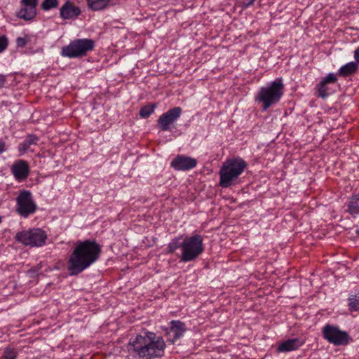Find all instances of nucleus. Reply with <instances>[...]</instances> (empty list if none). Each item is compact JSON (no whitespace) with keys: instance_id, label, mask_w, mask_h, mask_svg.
I'll return each mask as SVG.
<instances>
[{"instance_id":"f257e3e1","label":"nucleus","mask_w":359,"mask_h":359,"mask_svg":"<svg viewBox=\"0 0 359 359\" xmlns=\"http://www.w3.org/2000/svg\"><path fill=\"white\" fill-rule=\"evenodd\" d=\"M102 246L95 240L79 241L67 262L70 276H77L96 262L100 257Z\"/></svg>"},{"instance_id":"f03ea898","label":"nucleus","mask_w":359,"mask_h":359,"mask_svg":"<svg viewBox=\"0 0 359 359\" xmlns=\"http://www.w3.org/2000/svg\"><path fill=\"white\" fill-rule=\"evenodd\" d=\"M128 350L138 359H155L163 355L165 342L153 332H144L131 337Z\"/></svg>"},{"instance_id":"7ed1b4c3","label":"nucleus","mask_w":359,"mask_h":359,"mask_svg":"<svg viewBox=\"0 0 359 359\" xmlns=\"http://www.w3.org/2000/svg\"><path fill=\"white\" fill-rule=\"evenodd\" d=\"M203 240V236L201 234H192L183 238L175 237L168 244L167 250L168 253H173L180 249V262H193L205 250Z\"/></svg>"},{"instance_id":"20e7f679","label":"nucleus","mask_w":359,"mask_h":359,"mask_svg":"<svg viewBox=\"0 0 359 359\" xmlns=\"http://www.w3.org/2000/svg\"><path fill=\"white\" fill-rule=\"evenodd\" d=\"M247 168V163L241 157L227 158L222 163L219 172V186L228 188L238 183V178Z\"/></svg>"},{"instance_id":"39448f33","label":"nucleus","mask_w":359,"mask_h":359,"mask_svg":"<svg viewBox=\"0 0 359 359\" xmlns=\"http://www.w3.org/2000/svg\"><path fill=\"white\" fill-rule=\"evenodd\" d=\"M284 93V83L282 77H277L273 81L261 87L255 96V100L263 104V111L280 102Z\"/></svg>"},{"instance_id":"423d86ee","label":"nucleus","mask_w":359,"mask_h":359,"mask_svg":"<svg viewBox=\"0 0 359 359\" xmlns=\"http://www.w3.org/2000/svg\"><path fill=\"white\" fill-rule=\"evenodd\" d=\"M95 41L90 39H77L62 48L60 55L68 58H79L92 51Z\"/></svg>"},{"instance_id":"0eeeda50","label":"nucleus","mask_w":359,"mask_h":359,"mask_svg":"<svg viewBox=\"0 0 359 359\" xmlns=\"http://www.w3.org/2000/svg\"><path fill=\"white\" fill-rule=\"evenodd\" d=\"M48 236L41 228H32L22 230L15 234V241L23 245L30 248H41L46 245Z\"/></svg>"},{"instance_id":"6e6552de","label":"nucleus","mask_w":359,"mask_h":359,"mask_svg":"<svg viewBox=\"0 0 359 359\" xmlns=\"http://www.w3.org/2000/svg\"><path fill=\"white\" fill-rule=\"evenodd\" d=\"M323 338L334 346H346L352 340L348 333L341 330L338 326L325 325L322 330Z\"/></svg>"},{"instance_id":"1a4fd4ad","label":"nucleus","mask_w":359,"mask_h":359,"mask_svg":"<svg viewBox=\"0 0 359 359\" xmlns=\"http://www.w3.org/2000/svg\"><path fill=\"white\" fill-rule=\"evenodd\" d=\"M16 211L22 217L27 218L36 210V204L29 190L21 191L16 198Z\"/></svg>"},{"instance_id":"9d476101","label":"nucleus","mask_w":359,"mask_h":359,"mask_svg":"<svg viewBox=\"0 0 359 359\" xmlns=\"http://www.w3.org/2000/svg\"><path fill=\"white\" fill-rule=\"evenodd\" d=\"M182 112L181 107H175L161 114L157 121L158 128L162 131H171L174 124L181 116Z\"/></svg>"},{"instance_id":"9b49d317","label":"nucleus","mask_w":359,"mask_h":359,"mask_svg":"<svg viewBox=\"0 0 359 359\" xmlns=\"http://www.w3.org/2000/svg\"><path fill=\"white\" fill-rule=\"evenodd\" d=\"M186 330L187 327L185 323L177 320H171L169 323V326L163 328L167 341L172 344L182 338L184 335Z\"/></svg>"},{"instance_id":"f8f14e48","label":"nucleus","mask_w":359,"mask_h":359,"mask_svg":"<svg viewBox=\"0 0 359 359\" xmlns=\"http://www.w3.org/2000/svg\"><path fill=\"white\" fill-rule=\"evenodd\" d=\"M338 81L336 74L329 73L324 77L316 86L318 96L321 98H325L334 92L332 85L336 83Z\"/></svg>"},{"instance_id":"ddd939ff","label":"nucleus","mask_w":359,"mask_h":359,"mask_svg":"<svg viewBox=\"0 0 359 359\" xmlns=\"http://www.w3.org/2000/svg\"><path fill=\"white\" fill-rule=\"evenodd\" d=\"M11 172L17 182H22L28 177L30 168L27 161L18 159L15 161L11 166Z\"/></svg>"},{"instance_id":"4468645a","label":"nucleus","mask_w":359,"mask_h":359,"mask_svg":"<svg viewBox=\"0 0 359 359\" xmlns=\"http://www.w3.org/2000/svg\"><path fill=\"white\" fill-rule=\"evenodd\" d=\"M197 165L196 159L184 156L177 155L170 163L172 168L175 170L187 171L194 168Z\"/></svg>"},{"instance_id":"2eb2a0df","label":"nucleus","mask_w":359,"mask_h":359,"mask_svg":"<svg viewBox=\"0 0 359 359\" xmlns=\"http://www.w3.org/2000/svg\"><path fill=\"white\" fill-rule=\"evenodd\" d=\"M81 13V8L69 1H65L60 9V16L65 20L76 19Z\"/></svg>"},{"instance_id":"dca6fc26","label":"nucleus","mask_w":359,"mask_h":359,"mask_svg":"<svg viewBox=\"0 0 359 359\" xmlns=\"http://www.w3.org/2000/svg\"><path fill=\"white\" fill-rule=\"evenodd\" d=\"M304 344V341L300 338L288 339L280 343L278 348V353H285L297 350Z\"/></svg>"},{"instance_id":"f3484780","label":"nucleus","mask_w":359,"mask_h":359,"mask_svg":"<svg viewBox=\"0 0 359 359\" xmlns=\"http://www.w3.org/2000/svg\"><path fill=\"white\" fill-rule=\"evenodd\" d=\"M348 309L351 313L359 311V290H351L347 298Z\"/></svg>"},{"instance_id":"a211bd4d","label":"nucleus","mask_w":359,"mask_h":359,"mask_svg":"<svg viewBox=\"0 0 359 359\" xmlns=\"http://www.w3.org/2000/svg\"><path fill=\"white\" fill-rule=\"evenodd\" d=\"M39 141V138L36 135H28L25 140L18 145L20 155H23L32 145L37 144Z\"/></svg>"},{"instance_id":"6ab92c4d","label":"nucleus","mask_w":359,"mask_h":359,"mask_svg":"<svg viewBox=\"0 0 359 359\" xmlns=\"http://www.w3.org/2000/svg\"><path fill=\"white\" fill-rule=\"evenodd\" d=\"M347 212L353 217L359 215V193L353 194L348 198Z\"/></svg>"},{"instance_id":"aec40b11","label":"nucleus","mask_w":359,"mask_h":359,"mask_svg":"<svg viewBox=\"0 0 359 359\" xmlns=\"http://www.w3.org/2000/svg\"><path fill=\"white\" fill-rule=\"evenodd\" d=\"M358 65L356 61L348 62L339 69L337 74L342 77L351 76L357 72Z\"/></svg>"},{"instance_id":"412c9836","label":"nucleus","mask_w":359,"mask_h":359,"mask_svg":"<svg viewBox=\"0 0 359 359\" xmlns=\"http://www.w3.org/2000/svg\"><path fill=\"white\" fill-rule=\"evenodd\" d=\"M36 15V8L22 6L18 11V16L25 20H32Z\"/></svg>"},{"instance_id":"4be33fe9","label":"nucleus","mask_w":359,"mask_h":359,"mask_svg":"<svg viewBox=\"0 0 359 359\" xmlns=\"http://www.w3.org/2000/svg\"><path fill=\"white\" fill-rule=\"evenodd\" d=\"M109 1L110 0H86V3L89 9L93 11H100L107 7Z\"/></svg>"},{"instance_id":"5701e85b","label":"nucleus","mask_w":359,"mask_h":359,"mask_svg":"<svg viewBox=\"0 0 359 359\" xmlns=\"http://www.w3.org/2000/svg\"><path fill=\"white\" fill-rule=\"evenodd\" d=\"M156 107L154 104L143 106L140 110V116L144 118H148L154 112Z\"/></svg>"},{"instance_id":"b1692460","label":"nucleus","mask_w":359,"mask_h":359,"mask_svg":"<svg viewBox=\"0 0 359 359\" xmlns=\"http://www.w3.org/2000/svg\"><path fill=\"white\" fill-rule=\"evenodd\" d=\"M58 4L57 0H43L41 4V8L43 11H48L52 8H57Z\"/></svg>"},{"instance_id":"393cba45","label":"nucleus","mask_w":359,"mask_h":359,"mask_svg":"<svg viewBox=\"0 0 359 359\" xmlns=\"http://www.w3.org/2000/svg\"><path fill=\"white\" fill-rule=\"evenodd\" d=\"M18 356V352L11 348H6L4 352V359H16Z\"/></svg>"},{"instance_id":"a878e982","label":"nucleus","mask_w":359,"mask_h":359,"mask_svg":"<svg viewBox=\"0 0 359 359\" xmlns=\"http://www.w3.org/2000/svg\"><path fill=\"white\" fill-rule=\"evenodd\" d=\"M29 41L30 37L27 34H25L22 37H18L16 39L17 46L21 48L25 47Z\"/></svg>"},{"instance_id":"bb28decb","label":"nucleus","mask_w":359,"mask_h":359,"mask_svg":"<svg viewBox=\"0 0 359 359\" xmlns=\"http://www.w3.org/2000/svg\"><path fill=\"white\" fill-rule=\"evenodd\" d=\"M8 38L3 35L0 36V53L4 52L8 47Z\"/></svg>"},{"instance_id":"cd10ccee","label":"nucleus","mask_w":359,"mask_h":359,"mask_svg":"<svg viewBox=\"0 0 359 359\" xmlns=\"http://www.w3.org/2000/svg\"><path fill=\"white\" fill-rule=\"evenodd\" d=\"M38 0H22V6L36 8Z\"/></svg>"},{"instance_id":"c85d7f7f","label":"nucleus","mask_w":359,"mask_h":359,"mask_svg":"<svg viewBox=\"0 0 359 359\" xmlns=\"http://www.w3.org/2000/svg\"><path fill=\"white\" fill-rule=\"evenodd\" d=\"M7 75L0 74V88L5 87Z\"/></svg>"},{"instance_id":"c756f323","label":"nucleus","mask_w":359,"mask_h":359,"mask_svg":"<svg viewBox=\"0 0 359 359\" xmlns=\"http://www.w3.org/2000/svg\"><path fill=\"white\" fill-rule=\"evenodd\" d=\"M354 59L355 60L357 63L359 65V46L354 51Z\"/></svg>"},{"instance_id":"7c9ffc66","label":"nucleus","mask_w":359,"mask_h":359,"mask_svg":"<svg viewBox=\"0 0 359 359\" xmlns=\"http://www.w3.org/2000/svg\"><path fill=\"white\" fill-rule=\"evenodd\" d=\"M5 151V142H0V154Z\"/></svg>"},{"instance_id":"2f4dec72","label":"nucleus","mask_w":359,"mask_h":359,"mask_svg":"<svg viewBox=\"0 0 359 359\" xmlns=\"http://www.w3.org/2000/svg\"><path fill=\"white\" fill-rule=\"evenodd\" d=\"M2 221V217L0 216V223Z\"/></svg>"}]
</instances>
